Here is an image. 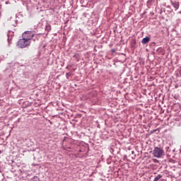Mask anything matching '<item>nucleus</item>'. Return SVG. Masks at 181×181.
Segmentation results:
<instances>
[{
  "mask_svg": "<svg viewBox=\"0 0 181 181\" xmlns=\"http://www.w3.org/2000/svg\"><path fill=\"white\" fill-rule=\"evenodd\" d=\"M156 0H148L147 1V6H152L155 4Z\"/></svg>",
  "mask_w": 181,
  "mask_h": 181,
  "instance_id": "6",
  "label": "nucleus"
},
{
  "mask_svg": "<svg viewBox=\"0 0 181 181\" xmlns=\"http://www.w3.org/2000/svg\"><path fill=\"white\" fill-rule=\"evenodd\" d=\"M171 4L173 6V8H175V11L179 9V1H171Z\"/></svg>",
  "mask_w": 181,
  "mask_h": 181,
  "instance_id": "4",
  "label": "nucleus"
},
{
  "mask_svg": "<svg viewBox=\"0 0 181 181\" xmlns=\"http://www.w3.org/2000/svg\"><path fill=\"white\" fill-rule=\"evenodd\" d=\"M30 41L27 40L26 39L22 37L17 42V46L20 49H25V47H28V46H30Z\"/></svg>",
  "mask_w": 181,
  "mask_h": 181,
  "instance_id": "1",
  "label": "nucleus"
},
{
  "mask_svg": "<svg viewBox=\"0 0 181 181\" xmlns=\"http://www.w3.org/2000/svg\"><path fill=\"white\" fill-rule=\"evenodd\" d=\"M8 2H9V1H6V4H8Z\"/></svg>",
  "mask_w": 181,
  "mask_h": 181,
  "instance_id": "12",
  "label": "nucleus"
},
{
  "mask_svg": "<svg viewBox=\"0 0 181 181\" xmlns=\"http://www.w3.org/2000/svg\"><path fill=\"white\" fill-rule=\"evenodd\" d=\"M70 76H71V73H70V72H66V78H69V77H70Z\"/></svg>",
  "mask_w": 181,
  "mask_h": 181,
  "instance_id": "9",
  "label": "nucleus"
},
{
  "mask_svg": "<svg viewBox=\"0 0 181 181\" xmlns=\"http://www.w3.org/2000/svg\"><path fill=\"white\" fill-rule=\"evenodd\" d=\"M151 40V39L149 38V37H144V38L142 39L141 43H142L143 45H146V43L149 42V40Z\"/></svg>",
  "mask_w": 181,
  "mask_h": 181,
  "instance_id": "5",
  "label": "nucleus"
},
{
  "mask_svg": "<svg viewBox=\"0 0 181 181\" xmlns=\"http://www.w3.org/2000/svg\"><path fill=\"white\" fill-rule=\"evenodd\" d=\"M45 30L47 31V32H50V30H52V26L50 25H47L46 26H45Z\"/></svg>",
  "mask_w": 181,
  "mask_h": 181,
  "instance_id": "7",
  "label": "nucleus"
},
{
  "mask_svg": "<svg viewBox=\"0 0 181 181\" xmlns=\"http://www.w3.org/2000/svg\"><path fill=\"white\" fill-rule=\"evenodd\" d=\"M153 155L154 158L159 159L165 155V151H163V149L159 147H155L153 151Z\"/></svg>",
  "mask_w": 181,
  "mask_h": 181,
  "instance_id": "2",
  "label": "nucleus"
},
{
  "mask_svg": "<svg viewBox=\"0 0 181 181\" xmlns=\"http://www.w3.org/2000/svg\"><path fill=\"white\" fill-rule=\"evenodd\" d=\"M134 153H135V152L134 151H132V154L134 155Z\"/></svg>",
  "mask_w": 181,
  "mask_h": 181,
  "instance_id": "11",
  "label": "nucleus"
},
{
  "mask_svg": "<svg viewBox=\"0 0 181 181\" xmlns=\"http://www.w3.org/2000/svg\"><path fill=\"white\" fill-rule=\"evenodd\" d=\"M162 177H163L162 175L158 174V175L154 178L153 181H158V180H159V179L162 178Z\"/></svg>",
  "mask_w": 181,
  "mask_h": 181,
  "instance_id": "8",
  "label": "nucleus"
},
{
  "mask_svg": "<svg viewBox=\"0 0 181 181\" xmlns=\"http://www.w3.org/2000/svg\"><path fill=\"white\" fill-rule=\"evenodd\" d=\"M156 131H158V129H153V131H151V134H155V132H156Z\"/></svg>",
  "mask_w": 181,
  "mask_h": 181,
  "instance_id": "10",
  "label": "nucleus"
},
{
  "mask_svg": "<svg viewBox=\"0 0 181 181\" xmlns=\"http://www.w3.org/2000/svg\"><path fill=\"white\" fill-rule=\"evenodd\" d=\"M35 35H36V33L34 31H25L23 33L22 37L25 39V40L30 42V40H32L35 37Z\"/></svg>",
  "mask_w": 181,
  "mask_h": 181,
  "instance_id": "3",
  "label": "nucleus"
}]
</instances>
